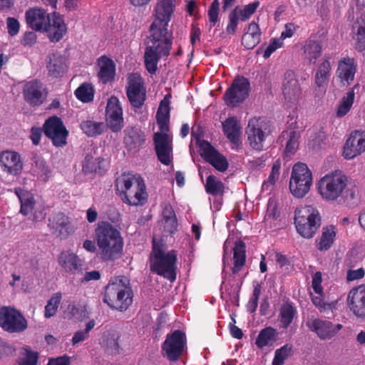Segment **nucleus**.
Here are the masks:
<instances>
[{
    "mask_svg": "<svg viewBox=\"0 0 365 365\" xmlns=\"http://www.w3.org/2000/svg\"><path fill=\"white\" fill-rule=\"evenodd\" d=\"M175 6V0H159L154 9V20L150 26L144 55L146 69L151 74L156 72L160 57L169 55L172 42L168 26Z\"/></svg>",
    "mask_w": 365,
    "mask_h": 365,
    "instance_id": "1",
    "label": "nucleus"
},
{
    "mask_svg": "<svg viewBox=\"0 0 365 365\" xmlns=\"http://www.w3.org/2000/svg\"><path fill=\"white\" fill-rule=\"evenodd\" d=\"M170 95L160 101L156 113L159 131L153 135V143L158 160L165 165L172 162V136L170 133Z\"/></svg>",
    "mask_w": 365,
    "mask_h": 365,
    "instance_id": "2",
    "label": "nucleus"
},
{
    "mask_svg": "<svg viewBox=\"0 0 365 365\" xmlns=\"http://www.w3.org/2000/svg\"><path fill=\"white\" fill-rule=\"evenodd\" d=\"M94 239L98 255L103 261L117 259L122 253L124 242L120 231L107 221H100L95 229Z\"/></svg>",
    "mask_w": 365,
    "mask_h": 365,
    "instance_id": "3",
    "label": "nucleus"
},
{
    "mask_svg": "<svg viewBox=\"0 0 365 365\" xmlns=\"http://www.w3.org/2000/svg\"><path fill=\"white\" fill-rule=\"evenodd\" d=\"M166 250L165 244L153 239L152 251L149 256L150 269L173 282L176 279L177 252L173 250L168 252Z\"/></svg>",
    "mask_w": 365,
    "mask_h": 365,
    "instance_id": "4",
    "label": "nucleus"
},
{
    "mask_svg": "<svg viewBox=\"0 0 365 365\" xmlns=\"http://www.w3.org/2000/svg\"><path fill=\"white\" fill-rule=\"evenodd\" d=\"M126 278L121 276L110 280L104 287L103 302L120 312L126 311L133 303V292Z\"/></svg>",
    "mask_w": 365,
    "mask_h": 365,
    "instance_id": "5",
    "label": "nucleus"
},
{
    "mask_svg": "<svg viewBox=\"0 0 365 365\" xmlns=\"http://www.w3.org/2000/svg\"><path fill=\"white\" fill-rule=\"evenodd\" d=\"M348 184V177L341 171L335 170L322 177L317 183L319 193L327 201L340 197Z\"/></svg>",
    "mask_w": 365,
    "mask_h": 365,
    "instance_id": "6",
    "label": "nucleus"
},
{
    "mask_svg": "<svg viewBox=\"0 0 365 365\" xmlns=\"http://www.w3.org/2000/svg\"><path fill=\"white\" fill-rule=\"evenodd\" d=\"M319 211L310 205L297 208L294 223L299 234L304 238H312L320 226Z\"/></svg>",
    "mask_w": 365,
    "mask_h": 365,
    "instance_id": "7",
    "label": "nucleus"
},
{
    "mask_svg": "<svg viewBox=\"0 0 365 365\" xmlns=\"http://www.w3.org/2000/svg\"><path fill=\"white\" fill-rule=\"evenodd\" d=\"M312 184V175L307 165L302 163L295 164L292 168L289 182L291 192L297 197H303Z\"/></svg>",
    "mask_w": 365,
    "mask_h": 365,
    "instance_id": "8",
    "label": "nucleus"
},
{
    "mask_svg": "<svg viewBox=\"0 0 365 365\" xmlns=\"http://www.w3.org/2000/svg\"><path fill=\"white\" fill-rule=\"evenodd\" d=\"M125 91L133 110L135 113L138 112L147 98L146 88L142 77L137 73L130 74L128 78Z\"/></svg>",
    "mask_w": 365,
    "mask_h": 365,
    "instance_id": "9",
    "label": "nucleus"
},
{
    "mask_svg": "<svg viewBox=\"0 0 365 365\" xmlns=\"http://www.w3.org/2000/svg\"><path fill=\"white\" fill-rule=\"evenodd\" d=\"M0 327L9 333H19L27 327V321L21 313L14 308H0Z\"/></svg>",
    "mask_w": 365,
    "mask_h": 365,
    "instance_id": "10",
    "label": "nucleus"
},
{
    "mask_svg": "<svg viewBox=\"0 0 365 365\" xmlns=\"http://www.w3.org/2000/svg\"><path fill=\"white\" fill-rule=\"evenodd\" d=\"M267 123L262 118H252L246 128V134L250 145L256 150H262L267 135Z\"/></svg>",
    "mask_w": 365,
    "mask_h": 365,
    "instance_id": "11",
    "label": "nucleus"
},
{
    "mask_svg": "<svg viewBox=\"0 0 365 365\" xmlns=\"http://www.w3.org/2000/svg\"><path fill=\"white\" fill-rule=\"evenodd\" d=\"M45 135L51 140L56 147H63L66 145L68 132L64 126L62 120L58 116L48 118L43 124Z\"/></svg>",
    "mask_w": 365,
    "mask_h": 365,
    "instance_id": "12",
    "label": "nucleus"
},
{
    "mask_svg": "<svg viewBox=\"0 0 365 365\" xmlns=\"http://www.w3.org/2000/svg\"><path fill=\"white\" fill-rule=\"evenodd\" d=\"M249 89L250 83L247 78L244 77L235 78L224 95L225 103L231 107L237 106L247 98Z\"/></svg>",
    "mask_w": 365,
    "mask_h": 365,
    "instance_id": "13",
    "label": "nucleus"
},
{
    "mask_svg": "<svg viewBox=\"0 0 365 365\" xmlns=\"http://www.w3.org/2000/svg\"><path fill=\"white\" fill-rule=\"evenodd\" d=\"M161 354L170 361H176L182 354V331L178 329L167 335L161 346Z\"/></svg>",
    "mask_w": 365,
    "mask_h": 365,
    "instance_id": "14",
    "label": "nucleus"
},
{
    "mask_svg": "<svg viewBox=\"0 0 365 365\" xmlns=\"http://www.w3.org/2000/svg\"><path fill=\"white\" fill-rule=\"evenodd\" d=\"M106 127L114 133L120 131L124 126L123 108L116 96H111L108 101L106 108Z\"/></svg>",
    "mask_w": 365,
    "mask_h": 365,
    "instance_id": "15",
    "label": "nucleus"
},
{
    "mask_svg": "<svg viewBox=\"0 0 365 365\" xmlns=\"http://www.w3.org/2000/svg\"><path fill=\"white\" fill-rule=\"evenodd\" d=\"M199 153L205 161L216 170L223 172L228 168V162L209 142L197 139Z\"/></svg>",
    "mask_w": 365,
    "mask_h": 365,
    "instance_id": "16",
    "label": "nucleus"
},
{
    "mask_svg": "<svg viewBox=\"0 0 365 365\" xmlns=\"http://www.w3.org/2000/svg\"><path fill=\"white\" fill-rule=\"evenodd\" d=\"M48 222V227L52 234L61 240L68 238L73 232L71 220L63 212L52 214Z\"/></svg>",
    "mask_w": 365,
    "mask_h": 365,
    "instance_id": "17",
    "label": "nucleus"
},
{
    "mask_svg": "<svg viewBox=\"0 0 365 365\" xmlns=\"http://www.w3.org/2000/svg\"><path fill=\"white\" fill-rule=\"evenodd\" d=\"M15 193L18 196L20 203V212L24 216L31 215L29 218L35 222L41 221L45 218L46 214L43 210H34L36 200L32 193L21 188H16Z\"/></svg>",
    "mask_w": 365,
    "mask_h": 365,
    "instance_id": "18",
    "label": "nucleus"
},
{
    "mask_svg": "<svg viewBox=\"0 0 365 365\" xmlns=\"http://www.w3.org/2000/svg\"><path fill=\"white\" fill-rule=\"evenodd\" d=\"M24 101L31 106L41 105L46 98L47 92L40 81L33 80L27 82L23 88Z\"/></svg>",
    "mask_w": 365,
    "mask_h": 365,
    "instance_id": "19",
    "label": "nucleus"
},
{
    "mask_svg": "<svg viewBox=\"0 0 365 365\" xmlns=\"http://www.w3.org/2000/svg\"><path fill=\"white\" fill-rule=\"evenodd\" d=\"M365 152V130H354L346 140L343 150L344 158L350 160Z\"/></svg>",
    "mask_w": 365,
    "mask_h": 365,
    "instance_id": "20",
    "label": "nucleus"
},
{
    "mask_svg": "<svg viewBox=\"0 0 365 365\" xmlns=\"http://www.w3.org/2000/svg\"><path fill=\"white\" fill-rule=\"evenodd\" d=\"M282 93L284 100L292 104H295L302 98V89L299 80L292 71H288L284 74Z\"/></svg>",
    "mask_w": 365,
    "mask_h": 365,
    "instance_id": "21",
    "label": "nucleus"
},
{
    "mask_svg": "<svg viewBox=\"0 0 365 365\" xmlns=\"http://www.w3.org/2000/svg\"><path fill=\"white\" fill-rule=\"evenodd\" d=\"M126 198L120 196L123 203L130 206L143 205L148 200V193L144 180L140 177L137 178L136 184L135 183L131 188L125 192Z\"/></svg>",
    "mask_w": 365,
    "mask_h": 365,
    "instance_id": "22",
    "label": "nucleus"
},
{
    "mask_svg": "<svg viewBox=\"0 0 365 365\" xmlns=\"http://www.w3.org/2000/svg\"><path fill=\"white\" fill-rule=\"evenodd\" d=\"M347 304L355 316L365 319V284L354 287L349 291Z\"/></svg>",
    "mask_w": 365,
    "mask_h": 365,
    "instance_id": "23",
    "label": "nucleus"
},
{
    "mask_svg": "<svg viewBox=\"0 0 365 365\" xmlns=\"http://www.w3.org/2000/svg\"><path fill=\"white\" fill-rule=\"evenodd\" d=\"M357 71V65L353 58H343L338 62L336 77L344 86L351 85Z\"/></svg>",
    "mask_w": 365,
    "mask_h": 365,
    "instance_id": "24",
    "label": "nucleus"
},
{
    "mask_svg": "<svg viewBox=\"0 0 365 365\" xmlns=\"http://www.w3.org/2000/svg\"><path fill=\"white\" fill-rule=\"evenodd\" d=\"M0 165L4 172L17 176L23 170V162L16 151L6 150L0 153Z\"/></svg>",
    "mask_w": 365,
    "mask_h": 365,
    "instance_id": "25",
    "label": "nucleus"
},
{
    "mask_svg": "<svg viewBox=\"0 0 365 365\" xmlns=\"http://www.w3.org/2000/svg\"><path fill=\"white\" fill-rule=\"evenodd\" d=\"M28 26L36 31H45L49 26V15L41 8H31L26 11Z\"/></svg>",
    "mask_w": 365,
    "mask_h": 365,
    "instance_id": "26",
    "label": "nucleus"
},
{
    "mask_svg": "<svg viewBox=\"0 0 365 365\" xmlns=\"http://www.w3.org/2000/svg\"><path fill=\"white\" fill-rule=\"evenodd\" d=\"M307 326L309 329L316 332L317 336L322 339H330L341 329V324L334 325L328 321L320 319H311L307 322Z\"/></svg>",
    "mask_w": 365,
    "mask_h": 365,
    "instance_id": "27",
    "label": "nucleus"
},
{
    "mask_svg": "<svg viewBox=\"0 0 365 365\" xmlns=\"http://www.w3.org/2000/svg\"><path fill=\"white\" fill-rule=\"evenodd\" d=\"M123 143L128 151L138 152L145 141L144 132L138 127H128L125 130Z\"/></svg>",
    "mask_w": 365,
    "mask_h": 365,
    "instance_id": "28",
    "label": "nucleus"
},
{
    "mask_svg": "<svg viewBox=\"0 0 365 365\" xmlns=\"http://www.w3.org/2000/svg\"><path fill=\"white\" fill-rule=\"evenodd\" d=\"M58 262L66 273L76 274L81 271L83 260L71 250H63L58 256Z\"/></svg>",
    "mask_w": 365,
    "mask_h": 365,
    "instance_id": "29",
    "label": "nucleus"
},
{
    "mask_svg": "<svg viewBox=\"0 0 365 365\" xmlns=\"http://www.w3.org/2000/svg\"><path fill=\"white\" fill-rule=\"evenodd\" d=\"M46 31L48 33V38L53 43L58 42L66 35L67 26L58 12L52 13L51 19L49 17V26Z\"/></svg>",
    "mask_w": 365,
    "mask_h": 365,
    "instance_id": "30",
    "label": "nucleus"
},
{
    "mask_svg": "<svg viewBox=\"0 0 365 365\" xmlns=\"http://www.w3.org/2000/svg\"><path fill=\"white\" fill-rule=\"evenodd\" d=\"M96 65L98 67V78L103 84L112 82L115 76L116 65L113 59L106 55L97 58Z\"/></svg>",
    "mask_w": 365,
    "mask_h": 365,
    "instance_id": "31",
    "label": "nucleus"
},
{
    "mask_svg": "<svg viewBox=\"0 0 365 365\" xmlns=\"http://www.w3.org/2000/svg\"><path fill=\"white\" fill-rule=\"evenodd\" d=\"M46 68L49 76L61 77L67 70L66 59L58 53H50L47 57Z\"/></svg>",
    "mask_w": 365,
    "mask_h": 365,
    "instance_id": "32",
    "label": "nucleus"
},
{
    "mask_svg": "<svg viewBox=\"0 0 365 365\" xmlns=\"http://www.w3.org/2000/svg\"><path fill=\"white\" fill-rule=\"evenodd\" d=\"M102 157L94 158L91 154H86L81 162V171L85 175H103L106 172Z\"/></svg>",
    "mask_w": 365,
    "mask_h": 365,
    "instance_id": "33",
    "label": "nucleus"
},
{
    "mask_svg": "<svg viewBox=\"0 0 365 365\" xmlns=\"http://www.w3.org/2000/svg\"><path fill=\"white\" fill-rule=\"evenodd\" d=\"M297 309L294 304L289 300L282 302L279 308L277 319L283 329L291 326L294 320L297 318Z\"/></svg>",
    "mask_w": 365,
    "mask_h": 365,
    "instance_id": "34",
    "label": "nucleus"
},
{
    "mask_svg": "<svg viewBox=\"0 0 365 365\" xmlns=\"http://www.w3.org/2000/svg\"><path fill=\"white\" fill-rule=\"evenodd\" d=\"M331 71V66L329 59H324L316 71L314 84L320 93H325L327 91Z\"/></svg>",
    "mask_w": 365,
    "mask_h": 365,
    "instance_id": "35",
    "label": "nucleus"
},
{
    "mask_svg": "<svg viewBox=\"0 0 365 365\" xmlns=\"http://www.w3.org/2000/svg\"><path fill=\"white\" fill-rule=\"evenodd\" d=\"M223 131L228 140L233 145V148H237L240 145L241 126L239 121L235 117H230L222 123Z\"/></svg>",
    "mask_w": 365,
    "mask_h": 365,
    "instance_id": "36",
    "label": "nucleus"
},
{
    "mask_svg": "<svg viewBox=\"0 0 365 365\" xmlns=\"http://www.w3.org/2000/svg\"><path fill=\"white\" fill-rule=\"evenodd\" d=\"M352 39L359 51H365V16L358 18L352 26Z\"/></svg>",
    "mask_w": 365,
    "mask_h": 365,
    "instance_id": "37",
    "label": "nucleus"
},
{
    "mask_svg": "<svg viewBox=\"0 0 365 365\" xmlns=\"http://www.w3.org/2000/svg\"><path fill=\"white\" fill-rule=\"evenodd\" d=\"M260 38L261 31L259 25L256 22L252 21L242 37V44L247 49H252L259 43Z\"/></svg>",
    "mask_w": 365,
    "mask_h": 365,
    "instance_id": "38",
    "label": "nucleus"
},
{
    "mask_svg": "<svg viewBox=\"0 0 365 365\" xmlns=\"http://www.w3.org/2000/svg\"><path fill=\"white\" fill-rule=\"evenodd\" d=\"M136 180L137 178L130 173H122L115 180V190L116 195L119 197L123 196L126 198L125 192L131 188L135 183L136 184Z\"/></svg>",
    "mask_w": 365,
    "mask_h": 365,
    "instance_id": "39",
    "label": "nucleus"
},
{
    "mask_svg": "<svg viewBox=\"0 0 365 365\" xmlns=\"http://www.w3.org/2000/svg\"><path fill=\"white\" fill-rule=\"evenodd\" d=\"M359 88V84L356 83L352 88H351L342 97L336 110L337 117L342 118L349 112L354 101L355 90L358 89Z\"/></svg>",
    "mask_w": 365,
    "mask_h": 365,
    "instance_id": "40",
    "label": "nucleus"
},
{
    "mask_svg": "<svg viewBox=\"0 0 365 365\" xmlns=\"http://www.w3.org/2000/svg\"><path fill=\"white\" fill-rule=\"evenodd\" d=\"M80 128L88 137L100 135L106 130V125L103 122L92 120L82 121L80 124Z\"/></svg>",
    "mask_w": 365,
    "mask_h": 365,
    "instance_id": "41",
    "label": "nucleus"
},
{
    "mask_svg": "<svg viewBox=\"0 0 365 365\" xmlns=\"http://www.w3.org/2000/svg\"><path fill=\"white\" fill-rule=\"evenodd\" d=\"M336 237L335 227L333 225L324 227L322 235L317 242V248L319 250H329L334 243Z\"/></svg>",
    "mask_w": 365,
    "mask_h": 365,
    "instance_id": "42",
    "label": "nucleus"
},
{
    "mask_svg": "<svg viewBox=\"0 0 365 365\" xmlns=\"http://www.w3.org/2000/svg\"><path fill=\"white\" fill-rule=\"evenodd\" d=\"M277 332L275 329L272 327H267L259 331L255 344L260 349L272 346L277 339Z\"/></svg>",
    "mask_w": 365,
    "mask_h": 365,
    "instance_id": "43",
    "label": "nucleus"
},
{
    "mask_svg": "<svg viewBox=\"0 0 365 365\" xmlns=\"http://www.w3.org/2000/svg\"><path fill=\"white\" fill-rule=\"evenodd\" d=\"M234 266L232 268V274H236L242 269L245 263V245L240 242L236 243L233 249Z\"/></svg>",
    "mask_w": 365,
    "mask_h": 365,
    "instance_id": "44",
    "label": "nucleus"
},
{
    "mask_svg": "<svg viewBox=\"0 0 365 365\" xmlns=\"http://www.w3.org/2000/svg\"><path fill=\"white\" fill-rule=\"evenodd\" d=\"M304 53L306 58L309 61H314V63H315L316 59L321 56L322 46L318 41L308 39L304 45Z\"/></svg>",
    "mask_w": 365,
    "mask_h": 365,
    "instance_id": "45",
    "label": "nucleus"
},
{
    "mask_svg": "<svg viewBox=\"0 0 365 365\" xmlns=\"http://www.w3.org/2000/svg\"><path fill=\"white\" fill-rule=\"evenodd\" d=\"M76 97L83 103H89L94 98V88L91 83L85 82L78 87L75 92Z\"/></svg>",
    "mask_w": 365,
    "mask_h": 365,
    "instance_id": "46",
    "label": "nucleus"
},
{
    "mask_svg": "<svg viewBox=\"0 0 365 365\" xmlns=\"http://www.w3.org/2000/svg\"><path fill=\"white\" fill-rule=\"evenodd\" d=\"M62 299V294L61 292H56L53 294L51 297L48 300L46 305L45 306L44 317L46 318H50L53 317L58 310V306Z\"/></svg>",
    "mask_w": 365,
    "mask_h": 365,
    "instance_id": "47",
    "label": "nucleus"
},
{
    "mask_svg": "<svg viewBox=\"0 0 365 365\" xmlns=\"http://www.w3.org/2000/svg\"><path fill=\"white\" fill-rule=\"evenodd\" d=\"M38 359V354L29 348H24L17 359L18 365H36Z\"/></svg>",
    "mask_w": 365,
    "mask_h": 365,
    "instance_id": "48",
    "label": "nucleus"
},
{
    "mask_svg": "<svg viewBox=\"0 0 365 365\" xmlns=\"http://www.w3.org/2000/svg\"><path fill=\"white\" fill-rule=\"evenodd\" d=\"M205 190L213 195H222L224 192V185L216 177L209 175L206 180Z\"/></svg>",
    "mask_w": 365,
    "mask_h": 365,
    "instance_id": "49",
    "label": "nucleus"
},
{
    "mask_svg": "<svg viewBox=\"0 0 365 365\" xmlns=\"http://www.w3.org/2000/svg\"><path fill=\"white\" fill-rule=\"evenodd\" d=\"M287 135L288 139L286 142L285 153L287 155H292L298 147V134L296 131H291L286 133H283L282 137Z\"/></svg>",
    "mask_w": 365,
    "mask_h": 365,
    "instance_id": "50",
    "label": "nucleus"
},
{
    "mask_svg": "<svg viewBox=\"0 0 365 365\" xmlns=\"http://www.w3.org/2000/svg\"><path fill=\"white\" fill-rule=\"evenodd\" d=\"M259 6V1H254L245 5L242 9L237 8V14L240 17V20L242 21H246L248 20L255 14Z\"/></svg>",
    "mask_w": 365,
    "mask_h": 365,
    "instance_id": "51",
    "label": "nucleus"
},
{
    "mask_svg": "<svg viewBox=\"0 0 365 365\" xmlns=\"http://www.w3.org/2000/svg\"><path fill=\"white\" fill-rule=\"evenodd\" d=\"M279 170H280V163L279 161H276L272 168V171L269 174V176L267 180L264 181L262 184V188L263 190H269V188L274 185V184L278 180L279 175Z\"/></svg>",
    "mask_w": 365,
    "mask_h": 365,
    "instance_id": "52",
    "label": "nucleus"
},
{
    "mask_svg": "<svg viewBox=\"0 0 365 365\" xmlns=\"http://www.w3.org/2000/svg\"><path fill=\"white\" fill-rule=\"evenodd\" d=\"M292 346L286 344L279 349H277L273 359V365H282L291 352Z\"/></svg>",
    "mask_w": 365,
    "mask_h": 365,
    "instance_id": "53",
    "label": "nucleus"
},
{
    "mask_svg": "<svg viewBox=\"0 0 365 365\" xmlns=\"http://www.w3.org/2000/svg\"><path fill=\"white\" fill-rule=\"evenodd\" d=\"M16 351V347L13 344L0 339V359L13 356Z\"/></svg>",
    "mask_w": 365,
    "mask_h": 365,
    "instance_id": "54",
    "label": "nucleus"
},
{
    "mask_svg": "<svg viewBox=\"0 0 365 365\" xmlns=\"http://www.w3.org/2000/svg\"><path fill=\"white\" fill-rule=\"evenodd\" d=\"M220 12V1L219 0H213L209 9L208 18L210 24V27H212L218 21V16Z\"/></svg>",
    "mask_w": 365,
    "mask_h": 365,
    "instance_id": "55",
    "label": "nucleus"
},
{
    "mask_svg": "<svg viewBox=\"0 0 365 365\" xmlns=\"http://www.w3.org/2000/svg\"><path fill=\"white\" fill-rule=\"evenodd\" d=\"M160 225L163 227V232L166 234H173L177 230L178 223L175 217L162 219Z\"/></svg>",
    "mask_w": 365,
    "mask_h": 365,
    "instance_id": "56",
    "label": "nucleus"
},
{
    "mask_svg": "<svg viewBox=\"0 0 365 365\" xmlns=\"http://www.w3.org/2000/svg\"><path fill=\"white\" fill-rule=\"evenodd\" d=\"M260 293L261 288L259 285L257 284L254 287L253 293L247 305V310L250 313H253L256 311Z\"/></svg>",
    "mask_w": 365,
    "mask_h": 365,
    "instance_id": "57",
    "label": "nucleus"
},
{
    "mask_svg": "<svg viewBox=\"0 0 365 365\" xmlns=\"http://www.w3.org/2000/svg\"><path fill=\"white\" fill-rule=\"evenodd\" d=\"M240 17L237 14V7L229 14V22L226 28L228 34H234L236 31Z\"/></svg>",
    "mask_w": 365,
    "mask_h": 365,
    "instance_id": "58",
    "label": "nucleus"
},
{
    "mask_svg": "<svg viewBox=\"0 0 365 365\" xmlns=\"http://www.w3.org/2000/svg\"><path fill=\"white\" fill-rule=\"evenodd\" d=\"M8 33L10 36H16L20 29V24L19 21L13 17H9L6 19Z\"/></svg>",
    "mask_w": 365,
    "mask_h": 365,
    "instance_id": "59",
    "label": "nucleus"
},
{
    "mask_svg": "<svg viewBox=\"0 0 365 365\" xmlns=\"http://www.w3.org/2000/svg\"><path fill=\"white\" fill-rule=\"evenodd\" d=\"M186 11L188 14L194 17V21L200 18L197 3L195 0H188L186 5Z\"/></svg>",
    "mask_w": 365,
    "mask_h": 365,
    "instance_id": "60",
    "label": "nucleus"
},
{
    "mask_svg": "<svg viewBox=\"0 0 365 365\" xmlns=\"http://www.w3.org/2000/svg\"><path fill=\"white\" fill-rule=\"evenodd\" d=\"M322 282V273L320 272H316L312 276V287L314 292L319 294H321L323 292V289L321 285Z\"/></svg>",
    "mask_w": 365,
    "mask_h": 365,
    "instance_id": "61",
    "label": "nucleus"
},
{
    "mask_svg": "<svg viewBox=\"0 0 365 365\" xmlns=\"http://www.w3.org/2000/svg\"><path fill=\"white\" fill-rule=\"evenodd\" d=\"M282 40L281 38L274 39L265 49L263 54V57L264 58H269L274 51H275L277 48L282 47Z\"/></svg>",
    "mask_w": 365,
    "mask_h": 365,
    "instance_id": "62",
    "label": "nucleus"
},
{
    "mask_svg": "<svg viewBox=\"0 0 365 365\" xmlns=\"http://www.w3.org/2000/svg\"><path fill=\"white\" fill-rule=\"evenodd\" d=\"M36 34L34 31L26 32L21 40V43L24 46H32L36 42Z\"/></svg>",
    "mask_w": 365,
    "mask_h": 365,
    "instance_id": "63",
    "label": "nucleus"
},
{
    "mask_svg": "<svg viewBox=\"0 0 365 365\" xmlns=\"http://www.w3.org/2000/svg\"><path fill=\"white\" fill-rule=\"evenodd\" d=\"M47 365H71L70 357L67 355L50 359Z\"/></svg>",
    "mask_w": 365,
    "mask_h": 365,
    "instance_id": "64",
    "label": "nucleus"
}]
</instances>
